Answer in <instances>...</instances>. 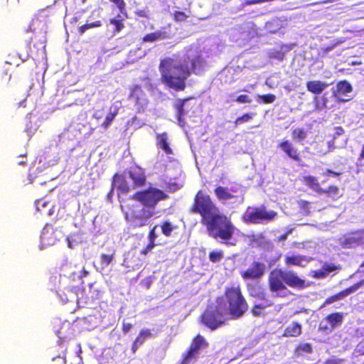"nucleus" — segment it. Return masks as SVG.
<instances>
[{
	"label": "nucleus",
	"instance_id": "55",
	"mask_svg": "<svg viewBox=\"0 0 364 364\" xmlns=\"http://www.w3.org/2000/svg\"><path fill=\"white\" fill-rule=\"evenodd\" d=\"M268 0H248L247 1V4H262L264 2L267 1Z\"/></svg>",
	"mask_w": 364,
	"mask_h": 364
},
{
	"label": "nucleus",
	"instance_id": "31",
	"mask_svg": "<svg viewBox=\"0 0 364 364\" xmlns=\"http://www.w3.org/2000/svg\"><path fill=\"white\" fill-rule=\"evenodd\" d=\"M112 109L113 107H111L110 112L107 115L105 120L102 124V127H104L105 129H107L111 124L114 117L117 113L116 107L114 108V110H112Z\"/></svg>",
	"mask_w": 364,
	"mask_h": 364
},
{
	"label": "nucleus",
	"instance_id": "37",
	"mask_svg": "<svg viewBox=\"0 0 364 364\" xmlns=\"http://www.w3.org/2000/svg\"><path fill=\"white\" fill-rule=\"evenodd\" d=\"M304 181L306 185L309 186L313 189L317 188L319 186L317 179L311 176L305 177Z\"/></svg>",
	"mask_w": 364,
	"mask_h": 364
},
{
	"label": "nucleus",
	"instance_id": "51",
	"mask_svg": "<svg viewBox=\"0 0 364 364\" xmlns=\"http://www.w3.org/2000/svg\"><path fill=\"white\" fill-rule=\"evenodd\" d=\"M250 26H249V23H244L243 25L242 26H240L237 28H235L231 30V32H236V31H240V30L242 29H245V28H249Z\"/></svg>",
	"mask_w": 364,
	"mask_h": 364
},
{
	"label": "nucleus",
	"instance_id": "21",
	"mask_svg": "<svg viewBox=\"0 0 364 364\" xmlns=\"http://www.w3.org/2000/svg\"><path fill=\"white\" fill-rule=\"evenodd\" d=\"M157 139V144L164 151V152L167 154H172V149L169 146L168 144V138L167 133L164 132L161 134H157L156 136Z\"/></svg>",
	"mask_w": 364,
	"mask_h": 364
},
{
	"label": "nucleus",
	"instance_id": "42",
	"mask_svg": "<svg viewBox=\"0 0 364 364\" xmlns=\"http://www.w3.org/2000/svg\"><path fill=\"white\" fill-rule=\"evenodd\" d=\"M299 208L302 210L303 213L306 215L310 214V203L306 200H300L299 202Z\"/></svg>",
	"mask_w": 364,
	"mask_h": 364
},
{
	"label": "nucleus",
	"instance_id": "17",
	"mask_svg": "<svg viewBox=\"0 0 364 364\" xmlns=\"http://www.w3.org/2000/svg\"><path fill=\"white\" fill-rule=\"evenodd\" d=\"M301 333V325L298 322L294 321L284 328L282 336L284 337H298Z\"/></svg>",
	"mask_w": 364,
	"mask_h": 364
},
{
	"label": "nucleus",
	"instance_id": "54",
	"mask_svg": "<svg viewBox=\"0 0 364 364\" xmlns=\"http://www.w3.org/2000/svg\"><path fill=\"white\" fill-rule=\"evenodd\" d=\"M341 360L338 359H328L326 360L324 364H340Z\"/></svg>",
	"mask_w": 364,
	"mask_h": 364
},
{
	"label": "nucleus",
	"instance_id": "27",
	"mask_svg": "<svg viewBox=\"0 0 364 364\" xmlns=\"http://www.w3.org/2000/svg\"><path fill=\"white\" fill-rule=\"evenodd\" d=\"M152 336L153 335H152L150 329L143 328L139 331V333L138 336H136V338H135V340L140 345H142L147 338L152 337Z\"/></svg>",
	"mask_w": 364,
	"mask_h": 364
},
{
	"label": "nucleus",
	"instance_id": "44",
	"mask_svg": "<svg viewBox=\"0 0 364 364\" xmlns=\"http://www.w3.org/2000/svg\"><path fill=\"white\" fill-rule=\"evenodd\" d=\"M141 90L139 87L136 86L135 88L132 90V93L130 94V98H135L136 103H139V98L138 96V93L140 92Z\"/></svg>",
	"mask_w": 364,
	"mask_h": 364
},
{
	"label": "nucleus",
	"instance_id": "36",
	"mask_svg": "<svg viewBox=\"0 0 364 364\" xmlns=\"http://www.w3.org/2000/svg\"><path fill=\"white\" fill-rule=\"evenodd\" d=\"M113 256L112 255H108L103 254L100 257L101 260V269H104L105 267H107L112 261Z\"/></svg>",
	"mask_w": 364,
	"mask_h": 364
},
{
	"label": "nucleus",
	"instance_id": "63",
	"mask_svg": "<svg viewBox=\"0 0 364 364\" xmlns=\"http://www.w3.org/2000/svg\"><path fill=\"white\" fill-rule=\"evenodd\" d=\"M307 311H308L307 309H301L300 311H296L295 312V314H298V313H301V312H306V313H307Z\"/></svg>",
	"mask_w": 364,
	"mask_h": 364
},
{
	"label": "nucleus",
	"instance_id": "23",
	"mask_svg": "<svg viewBox=\"0 0 364 364\" xmlns=\"http://www.w3.org/2000/svg\"><path fill=\"white\" fill-rule=\"evenodd\" d=\"M284 22L279 18H274L265 24V28L267 31L274 33L283 27Z\"/></svg>",
	"mask_w": 364,
	"mask_h": 364
},
{
	"label": "nucleus",
	"instance_id": "24",
	"mask_svg": "<svg viewBox=\"0 0 364 364\" xmlns=\"http://www.w3.org/2000/svg\"><path fill=\"white\" fill-rule=\"evenodd\" d=\"M198 355V352L189 348L188 350L183 354L181 364H190L197 359Z\"/></svg>",
	"mask_w": 364,
	"mask_h": 364
},
{
	"label": "nucleus",
	"instance_id": "14",
	"mask_svg": "<svg viewBox=\"0 0 364 364\" xmlns=\"http://www.w3.org/2000/svg\"><path fill=\"white\" fill-rule=\"evenodd\" d=\"M215 193L218 198L223 203L229 200H234L235 203L242 204L244 202V197L242 196H237L232 194L230 192L229 188L219 186L215 188Z\"/></svg>",
	"mask_w": 364,
	"mask_h": 364
},
{
	"label": "nucleus",
	"instance_id": "28",
	"mask_svg": "<svg viewBox=\"0 0 364 364\" xmlns=\"http://www.w3.org/2000/svg\"><path fill=\"white\" fill-rule=\"evenodd\" d=\"M307 134L304 129L297 128L292 132V138L294 140L301 141L306 138Z\"/></svg>",
	"mask_w": 364,
	"mask_h": 364
},
{
	"label": "nucleus",
	"instance_id": "2",
	"mask_svg": "<svg viewBox=\"0 0 364 364\" xmlns=\"http://www.w3.org/2000/svg\"><path fill=\"white\" fill-rule=\"evenodd\" d=\"M192 211L200 214L202 222L213 238L228 241L232 237L236 228L230 218L222 214L209 196L203 195L201 191L196 196Z\"/></svg>",
	"mask_w": 364,
	"mask_h": 364
},
{
	"label": "nucleus",
	"instance_id": "16",
	"mask_svg": "<svg viewBox=\"0 0 364 364\" xmlns=\"http://www.w3.org/2000/svg\"><path fill=\"white\" fill-rule=\"evenodd\" d=\"M328 84L321 80H312L306 82V89L308 91L316 94H321L325 89L328 87Z\"/></svg>",
	"mask_w": 364,
	"mask_h": 364
},
{
	"label": "nucleus",
	"instance_id": "40",
	"mask_svg": "<svg viewBox=\"0 0 364 364\" xmlns=\"http://www.w3.org/2000/svg\"><path fill=\"white\" fill-rule=\"evenodd\" d=\"M102 24H101V22L100 21H95L94 23H86L83 26H82L80 28V31L81 33H85L87 30L90 29V28H94V27H99Z\"/></svg>",
	"mask_w": 364,
	"mask_h": 364
},
{
	"label": "nucleus",
	"instance_id": "7",
	"mask_svg": "<svg viewBox=\"0 0 364 364\" xmlns=\"http://www.w3.org/2000/svg\"><path fill=\"white\" fill-rule=\"evenodd\" d=\"M277 213L267 210L264 205L259 207H248L242 215V220L246 223L266 224L272 221Z\"/></svg>",
	"mask_w": 364,
	"mask_h": 364
},
{
	"label": "nucleus",
	"instance_id": "41",
	"mask_svg": "<svg viewBox=\"0 0 364 364\" xmlns=\"http://www.w3.org/2000/svg\"><path fill=\"white\" fill-rule=\"evenodd\" d=\"M223 254L222 252H211L209 255V259L213 262H217L222 259Z\"/></svg>",
	"mask_w": 364,
	"mask_h": 364
},
{
	"label": "nucleus",
	"instance_id": "45",
	"mask_svg": "<svg viewBox=\"0 0 364 364\" xmlns=\"http://www.w3.org/2000/svg\"><path fill=\"white\" fill-rule=\"evenodd\" d=\"M225 296H242V293L239 288H232L226 291Z\"/></svg>",
	"mask_w": 364,
	"mask_h": 364
},
{
	"label": "nucleus",
	"instance_id": "19",
	"mask_svg": "<svg viewBox=\"0 0 364 364\" xmlns=\"http://www.w3.org/2000/svg\"><path fill=\"white\" fill-rule=\"evenodd\" d=\"M279 146L291 159L296 161H299L300 160V158L297 153V150L293 146V145L289 141H284L282 142L281 144H279Z\"/></svg>",
	"mask_w": 364,
	"mask_h": 364
},
{
	"label": "nucleus",
	"instance_id": "30",
	"mask_svg": "<svg viewBox=\"0 0 364 364\" xmlns=\"http://www.w3.org/2000/svg\"><path fill=\"white\" fill-rule=\"evenodd\" d=\"M186 101V100H178L175 105L177 109V117L180 124L182 122V116L185 114L183 107Z\"/></svg>",
	"mask_w": 364,
	"mask_h": 364
},
{
	"label": "nucleus",
	"instance_id": "29",
	"mask_svg": "<svg viewBox=\"0 0 364 364\" xmlns=\"http://www.w3.org/2000/svg\"><path fill=\"white\" fill-rule=\"evenodd\" d=\"M276 96L272 94H267V95H258L257 101L260 103H264V104H270L275 101Z\"/></svg>",
	"mask_w": 364,
	"mask_h": 364
},
{
	"label": "nucleus",
	"instance_id": "58",
	"mask_svg": "<svg viewBox=\"0 0 364 364\" xmlns=\"http://www.w3.org/2000/svg\"><path fill=\"white\" fill-rule=\"evenodd\" d=\"M94 117L97 119H100L102 117V113L100 111H97L95 112Z\"/></svg>",
	"mask_w": 364,
	"mask_h": 364
},
{
	"label": "nucleus",
	"instance_id": "26",
	"mask_svg": "<svg viewBox=\"0 0 364 364\" xmlns=\"http://www.w3.org/2000/svg\"><path fill=\"white\" fill-rule=\"evenodd\" d=\"M165 33L161 31H156L154 33H149L143 38L144 42H154L158 40L165 38Z\"/></svg>",
	"mask_w": 364,
	"mask_h": 364
},
{
	"label": "nucleus",
	"instance_id": "56",
	"mask_svg": "<svg viewBox=\"0 0 364 364\" xmlns=\"http://www.w3.org/2000/svg\"><path fill=\"white\" fill-rule=\"evenodd\" d=\"M291 232V230H289L286 234H284L282 235H281L279 237V241L280 242H284L287 240V236L289 234H290Z\"/></svg>",
	"mask_w": 364,
	"mask_h": 364
},
{
	"label": "nucleus",
	"instance_id": "9",
	"mask_svg": "<svg viewBox=\"0 0 364 364\" xmlns=\"http://www.w3.org/2000/svg\"><path fill=\"white\" fill-rule=\"evenodd\" d=\"M279 309L278 305L274 304L267 297H257L251 312L254 316H264L272 313V311H279Z\"/></svg>",
	"mask_w": 364,
	"mask_h": 364
},
{
	"label": "nucleus",
	"instance_id": "13",
	"mask_svg": "<svg viewBox=\"0 0 364 364\" xmlns=\"http://www.w3.org/2000/svg\"><path fill=\"white\" fill-rule=\"evenodd\" d=\"M353 91L352 85L346 80H342L337 83L336 89L332 90L333 96L337 99L339 102H346L351 98H345L344 97H350L349 95Z\"/></svg>",
	"mask_w": 364,
	"mask_h": 364
},
{
	"label": "nucleus",
	"instance_id": "52",
	"mask_svg": "<svg viewBox=\"0 0 364 364\" xmlns=\"http://www.w3.org/2000/svg\"><path fill=\"white\" fill-rule=\"evenodd\" d=\"M141 346V345H140L136 340H134L133 343H132V353H135L136 352V350H138V348Z\"/></svg>",
	"mask_w": 364,
	"mask_h": 364
},
{
	"label": "nucleus",
	"instance_id": "35",
	"mask_svg": "<svg viewBox=\"0 0 364 364\" xmlns=\"http://www.w3.org/2000/svg\"><path fill=\"white\" fill-rule=\"evenodd\" d=\"M303 258L300 256H290L286 257V263L293 265H301Z\"/></svg>",
	"mask_w": 364,
	"mask_h": 364
},
{
	"label": "nucleus",
	"instance_id": "57",
	"mask_svg": "<svg viewBox=\"0 0 364 364\" xmlns=\"http://www.w3.org/2000/svg\"><path fill=\"white\" fill-rule=\"evenodd\" d=\"M340 298L341 297H338V296H336V297H328L326 299V303H328V304L331 303V302H333V301H336V300H337V299H338Z\"/></svg>",
	"mask_w": 364,
	"mask_h": 364
},
{
	"label": "nucleus",
	"instance_id": "38",
	"mask_svg": "<svg viewBox=\"0 0 364 364\" xmlns=\"http://www.w3.org/2000/svg\"><path fill=\"white\" fill-rule=\"evenodd\" d=\"M173 226L170 222H165L161 225L162 232L166 236H169L171 235V232L173 231Z\"/></svg>",
	"mask_w": 364,
	"mask_h": 364
},
{
	"label": "nucleus",
	"instance_id": "3",
	"mask_svg": "<svg viewBox=\"0 0 364 364\" xmlns=\"http://www.w3.org/2000/svg\"><path fill=\"white\" fill-rule=\"evenodd\" d=\"M167 196L161 190L150 187L134 195V198L140 204L134 207L132 211V223L136 227L146 225L154 215L156 204Z\"/></svg>",
	"mask_w": 364,
	"mask_h": 364
},
{
	"label": "nucleus",
	"instance_id": "50",
	"mask_svg": "<svg viewBox=\"0 0 364 364\" xmlns=\"http://www.w3.org/2000/svg\"><path fill=\"white\" fill-rule=\"evenodd\" d=\"M156 228H157V226L154 227L153 229L149 232V239H150L151 242H152L155 240V239L157 237V235L155 232Z\"/></svg>",
	"mask_w": 364,
	"mask_h": 364
},
{
	"label": "nucleus",
	"instance_id": "39",
	"mask_svg": "<svg viewBox=\"0 0 364 364\" xmlns=\"http://www.w3.org/2000/svg\"><path fill=\"white\" fill-rule=\"evenodd\" d=\"M253 116H255V114H253V113H252V114H245L242 117H238L235 120V124L238 125V124H242L244 122H247L250 119H252Z\"/></svg>",
	"mask_w": 364,
	"mask_h": 364
},
{
	"label": "nucleus",
	"instance_id": "33",
	"mask_svg": "<svg viewBox=\"0 0 364 364\" xmlns=\"http://www.w3.org/2000/svg\"><path fill=\"white\" fill-rule=\"evenodd\" d=\"M315 108L316 110H322L326 107L328 99L324 95L321 97V100L319 101L318 97H315L314 99Z\"/></svg>",
	"mask_w": 364,
	"mask_h": 364
},
{
	"label": "nucleus",
	"instance_id": "43",
	"mask_svg": "<svg viewBox=\"0 0 364 364\" xmlns=\"http://www.w3.org/2000/svg\"><path fill=\"white\" fill-rule=\"evenodd\" d=\"M111 2L114 3L117 8L119 9L122 14H124L125 11L126 4L124 0H109Z\"/></svg>",
	"mask_w": 364,
	"mask_h": 364
},
{
	"label": "nucleus",
	"instance_id": "49",
	"mask_svg": "<svg viewBox=\"0 0 364 364\" xmlns=\"http://www.w3.org/2000/svg\"><path fill=\"white\" fill-rule=\"evenodd\" d=\"M132 328V324L130 323H123L122 330L124 333H128Z\"/></svg>",
	"mask_w": 364,
	"mask_h": 364
},
{
	"label": "nucleus",
	"instance_id": "32",
	"mask_svg": "<svg viewBox=\"0 0 364 364\" xmlns=\"http://www.w3.org/2000/svg\"><path fill=\"white\" fill-rule=\"evenodd\" d=\"M230 101L237 102L239 103H250L252 100L247 95H241L235 97L234 95H230Z\"/></svg>",
	"mask_w": 364,
	"mask_h": 364
},
{
	"label": "nucleus",
	"instance_id": "60",
	"mask_svg": "<svg viewBox=\"0 0 364 364\" xmlns=\"http://www.w3.org/2000/svg\"><path fill=\"white\" fill-rule=\"evenodd\" d=\"M335 46H328L326 48V52L328 53V52H330L331 50H332L333 48H334Z\"/></svg>",
	"mask_w": 364,
	"mask_h": 364
},
{
	"label": "nucleus",
	"instance_id": "34",
	"mask_svg": "<svg viewBox=\"0 0 364 364\" xmlns=\"http://www.w3.org/2000/svg\"><path fill=\"white\" fill-rule=\"evenodd\" d=\"M361 286V283H358V284H355L354 285H353L352 287H349V288H347L344 291L336 294L335 296H348L350 294H353L354 292H355V291Z\"/></svg>",
	"mask_w": 364,
	"mask_h": 364
},
{
	"label": "nucleus",
	"instance_id": "12",
	"mask_svg": "<svg viewBox=\"0 0 364 364\" xmlns=\"http://www.w3.org/2000/svg\"><path fill=\"white\" fill-rule=\"evenodd\" d=\"M363 230L346 235L338 240L339 245L343 248H352L359 245L364 244V235Z\"/></svg>",
	"mask_w": 364,
	"mask_h": 364
},
{
	"label": "nucleus",
	"instance_id": "64",
	"mask_svg": "<svg viewBox=\"0 0 364 364\" xmlns=\"http://www.w3.org/2000/svg\"><path fill=\"white\" fill-rule=\"evenodd\" d=\"M360 157L364 159V146H363L362 151L360 154Z\"/></svg>",
	"mask_w": 364,
	"mask_h": 364
},
{
	"label": "nucleus",
	"instance_id": "6",
	"mask_svg": "<svg viewBox=\"0 0 364 364\" xmlns=\"http://www.w3.org/2000/svg\"><path fill=\"white\" fill-rule=\"evenodd\" d=\"M146 183V176L141 168L136 167L120 175L116 173L113 177L112 188H117L121 193H127L130 191L143 186Z\"/></svg>",
	"mask_w": 364,
	"mask_h": 364
},
{
	"label": "nucleus",
	"instance_id": "22",
	"mask_svg": "<svg viewBox=\"0 0 364 364\" xmlns=\"http://www.w3.org/2000/svg\"><path fill=\"white\" fill-rule=\"evenodd\" d=\"M208 346V343L205 341L203 336L198 334L193 339L189 348L199 353V350L201 348H206Z\"/></svg>",
	"mask_w": 364,
	"mask_h": 364
},
{
	"label": "nucleus",
	"instance_id": "11",
	"mask_svg": "<svg viewBox=\"0 0 364 364\" xmlns=\"http://www.w3.org/2000/svg\"><path fill=\"white\" fill-rule=\"evenodd\" d=\"M265 271V264L259 262H254L246 270L241 271L240 275L245 280L257 281L264 276Z\"/></svg>",
	"mask_w": 364,
	"mask_h": 364
},
{
	"label": "nucleus",
	"instance_id": "8",
	"mask_svg": "<svg viewBox=\"0 0 364 364\" xmlns=\"http://www.w3.org/2000/svg\"><path fill=\"white\" fill-rule=\"evenodd\" d=\"M227 304V316L228 319H238L248 309V304L245 297H224Z\"/></svg>",
	"mask_w": 364,
	"mask_h": 364
},
{
	"label": "nucleus",
	"instance_id": "25",
	"mask_svg": "<svg viewBox=\"0 0 364 364\" xmlns=\"http://www.w3.org/2000/svg\"><path fill=\"white\" fill-rule=\"evenodd\" d=\"M247 242L252 247H259L264 243V237L262 234L247 235Z\"/></svg>",
	"mask_w": 364,
	"mask_h": 364
},
{
	"label": "nucleus",
	"instance_id": "62",
	"mask_svg": "<svg viewBox=\"0 0 364 364\" xmlns=\"http://www.w3.org/2000/svg\"><path fill=\"white\" fill-rule=\"evenodd\" d=\"M336 129L338 130L337 134H341L343 132V129L341 127H337Z\"/></svg>",
	"mask_w": 364,
	"mask_h": 364
},
{
	"label": "nucleus",
	"instance_id": "1",
	"mask_svg": "<svg viewBox=\"0 0 364 364\" xmlns=\"http://www.w3.org/2000/svg\"><path fill=\"white\" fill-rule=\"evenodd\" d=\"M207 67V63L197 48H191L178 56L161 60L159 71L162 82L176 91L183 90L186 80L191 73L200 74Z\"/></svg>",
	"mask_w": 364,
	"mask_h": 364
},
{
	"label": "nucleus",
	"instance_id": "61",
	"mask_svg": "<svg viewBox=\"0 0 364 364\" xmlns=\"http://www.w3.org/2000/svg\"><path fill=\"white\" fill-rule=\"evenodd\" d=\"M327 172H328V173H330V174H333V175H334V176H338V175H339V173H338L334 172V171H331V170H329V169H328V170H327Z\"/></svg>",
	"mask_w": 364,
	"mask_h": 364
},
{
	"label": "nucleus",
	"instance_id": "20",
	"mask_svg": "<svg viewBox=\"0 0 364 364\" xmlns=\"http://www.w3.org/2000/svg\"><path fill=\"white\" fill-rule=\"evenodd\" d=\"M313 352V346L309 343H301L296 345L294 350V355L296 357L311 354Z\"/></svg>",
	"mask_w": 364,
	"mask_h": 364
},
{
	"label": "nucleus",
	"instance_id": "4",
	"mask_svg": "<svg viewBox=\"0 0 364 364\" xmlns=\"http://www.w3.org/2000/svg\"><path fill=\"white\" fill-rule=\"evenodd\" d=\"M228 320L227 304L224 297H217L214 301L208 303L200 315L201 323L212 331L225 325Z\"/></svg>",
	"mask_w": 364,
	"mask_h": 364
},
{
	"label": "nucleus",
	"instance_id": "15",
	"mask_svg": "<svg viewBox=\"0 0 364 364\" xmlns=\"http://www.w3.org/2000/svg\"><path fill=\"white\" fill-rule=\"evenodd\" d=\"M60 232L53 230V228L50 225H46L42 230L41 240L43 245H53L57 240Z\"/></svg>",
	"mask_w": 364,
	"mask_h": 364
},
{
	"label": "nucleus",
	"instance_id": "18",
	"mask_svg": "<svg viewBox=\"0 0 364 364\" xmlns=\"http://www.w3.org/2000/svg\"><path fill=\"white\" fill-rule=\"evenodd\" d=\"M336 269L337 267L335 265L326 263L323 265L321 269L311 271L309 276L316 279H323L326 277L329 273L336 270Z\"/></svg>",
	"mask_w": 364,
	"mask_h": 364
},
{
	"label": "nucleus",
	"instance_id": "46",
	"mask_svg": "<svg viewBox=\"0 0 364 364\" xmlns=\"http://www.w3.org/2000/svg\"><path fill=\"white\" fill-rule=\"evenodd\" d=\"M175 19L178 21H183L188 17L185 13L182 11H176L174 14Z\"/></svg>",
	"mask_w": 364,
	"mask_h": 364
},
{
	"label": "nucleus",
	"instance_id": "53",
	"mask_svg": "<svg viewBox=\"0 0 364 364\" xmlns=\"http://www.w3.org/2000/svg\"><path fill=\"white\" fill-rule=\"evenodd\" d=\"M328 193L333 195H338V188L336 186H330L328 188Z\"/></svg>",
	"mask_w": 364,
	"mask_h": 364
},
{
	"label": "nucleus",
	"instance_id": "48",
	"mask_svg": "<svg viewBox=\"0 0 364 364\" xmlns=\"http://www.w3.org/2000/svg\"><path fill=\"white\" fill-rule=\"evenodd\" d=\"M230 192L233 194V193H240V196H243V191L242 189L241 188V187L240 186H231L230 188Z\"/></svg>",
	"mask_w": 364,
	"mask_h": 364
},
{
	"label": "nucleus",
	"instance_id": "5",
	"mask_svg": "<svg viewBox=\"0 0 364 364\" xmlns=\"http://www.w3.org/2000/svg\"><path fill=\"white\" fill-rule=\"evenodd\" d=\"M298 289H304L309 285V282L300 279L295 273L291 271H282L275 269L269 275V284L272 291L276 292L286 289L284 285Z\"/></svg>",
	"mask_w": 364,
	"mask_h": 364
},
{
	"label": "nucleus",
	"instance_id": "59",
	"mask_svg": "<svg viewBox=\"0 0 364 364\" xmlns=\"http://www.w3.org/2000/svg\"><path fill=\"white\" fill-rule=\"evenodd\" d=\"M40 205L43 206V207H45L46 206V203H41V201H38L37 203H36V208L38 210H40Z\"/></svg>",
	"mask_w": 364,
	"mask_h": 364
},
{
	"label": "nucleus",
	"instance_id": "10",
	"mask_svg": "<svg viewBox=\"0 0 364 364\" xmlns=\"http://www.w3.org/2000/svg\"><path fill=\"white\" fill-rule=\"evenodd\" d=\"M345 314L342 312H333L328 314L320 322L318 330L325 333H331L336 328L341 326L344 320Z\"/></svg>",
	"mask_w": 364,
	"mask_h": 364
},
{
	"label": "nucleus",
	"instance_id": "47",
	"mask_svg": "<svg viewBox=\"0 0 364 364\" xmlns=\"http://www.w3.org/2000/svg\"><path fill=\"white\" fill-rule=\"evenodd\" d=\"M110 23L115 26L116 31L118 32L120 31L124 27L123 23L117 19H112L110 21Z\"/></svg>",
	"mask_w": 364,
	"mask_h": 364
}]
</instances>
